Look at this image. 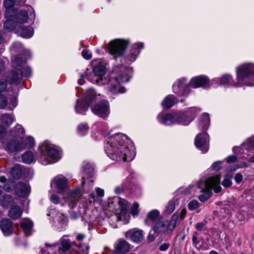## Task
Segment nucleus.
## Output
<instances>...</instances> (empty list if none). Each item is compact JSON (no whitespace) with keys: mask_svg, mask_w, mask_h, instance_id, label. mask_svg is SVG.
<instances>
[{"mask_svg":"<svg viewBox=\"0 0 254 254\" xmlns=\"http://www.w3.org/2000/svg\"><path fill=\"white\" fill-rule=\"evenodd\" d=\"M21 226L23 230L27 231L25 233L26 236H29L30 235V233L29 231L31 229L33 226V223L30 220H24L21 223Z\"/></svg>","mask_w":254,"mask_h":254,"instance_id":"58836bf2","label":"nucleus"},{"mask_svg":"<svg viewBox=\"0 0 254 254\" xmlns=\"http://www.w3.org/2000/svg\"><path fill=\"white\" fill-rule=\"evenodd\" d=\"M1 200L0 202V205L7 208L13 202V198L9 195H5Z\"/></svg>","mask_w":254,"mask_h":254,"instance_id":"79ce46f5","label":"nucleus"},{"mask_svg":"<svg viewBox=\"0 0 254 254\" xmlns=\"http://www.w3.org/2000/svg\"><path fill=\"white\" fill-rule=\"evenodd\" d=\"M118 207L116 208V214L118 221L120 220L121 216L126 215L129 207L128 202L124 199L118 198L117 199Z\"/></svg>","mask_w":254,"mask_h":254,"instance_id":"9d476101","label":"nucleus"},{"mask_svg":"<svg viewBox=\"0 0 254 254\" xmlns=\"http://www.w3.org/2000/svg\"><path fill=\"white\" fill-rule=\"evenodd\" d=\"M6 132L5 128L3 126L0 125V141L2 144H4L5 143L4 137L6 134Z\"/></svg>","mask_w":254,"mask_h":254,"instance_id":"3c124183","label":"nucleus"},{"mask_svg":"<svg viewBox=\"0 0 254 254\" xmlns=\"http://www.w3.org/2000/svg\"><path fill=\"white\" fill-rule=\"evenodd\" d=\"M186 81L185 78H180L179 79L177 85L174 84L173 86V90L174 93H178L181 96H184L185 92L183 90L184 89V84Z\"/></svg>","mask_w":254,"mask_h":254,"instance_id":"cd10ccee","label":"nucleus"},{"mask_svg":"<svg viewBox=\"0 0 254 254\" xmlns=\"http://www.w3.org/2000/svg\"><path fill=\"white\" fill-rule=\"evenodd\" d=\"M51 201L55 204H57L59 202V197L56 194H52L51 197Z\"/></svg>","mask_w":254,"mask_h":254,"instance_id":"774afa93","label":"nucleus"},{"mask_svg":"<svg viewBox=\"0 0 254 254\" xmlns=\"http://www.w3.org/2000/svg\"><path fill=\"white\" fill-rule=\"evenodd\" d=\"M209 125V115L206 113H204L201 117L200 120L199 126L203 130H205L207 129Z\"/></svg>","mask_w":254,"mask_h":254,"instance_id":"c9c22d12","label":"nucleus"},{"mask_svg":"<svg viewBox=\"0 0 254 254\" xmlns=\"http://www.w3.org/2000/svg\"><path fill=\"white\" fill-rule=\"evenodd\" d=\"M222 165V161H217L214 162L211 166V167L213 170L218 171L221 168V166Z\"/></svg>","mask_w":254,"mask_h":254,"instance_id":"bf43d9fd","label":"nucleus"},{"mask_svg":"<svg viewBox=\"0 0 254 254\" xmlns=\"http://www.w3.org/2000/svg\"><path fill=\"white\" fill-rule=\"evenodd\" d=\"M179 219V214L177 213H175L172 216L171 219L169 222L168 221V225L170 230L172 231L176 226V223Z\"/></svg>","mask_w":254,"mask_h":254,"instance_id":"ea45409f","label":"nucleus"},{"mask_svg":"<svg viewBox=\"0 0 254 254\" xmlns=\"http://www.w3.org/2000/svg\"><path fill=\"white\" fill-rule=\"evenodd\" d=\"M1 121L2 124L8 127L11 125L14 119L10 115L4 114L1 115Z\"/></svg>","mask_w":254,"mask_h":254,"instance_id":"e433bc0d","label":"nucleus"},{"mask_svg":"<svg viewBox=\"0 0 254 254\" xmlns=\"http://www.w3.org/2000/svg\"><path fill=\"white\" fill-rule=\"evenodd\" d=\"M24 129L19 124L16 125L14 127L10 129L8 133L9 135L14 138L22 137V135L24 133Z\"/></svg>","mask_w":254,"mask_h":254,"instance_id":"bb28decb","label":"nucleus"},{"mask_svg":"<svg viewBox=\"0 0 254 254\" xmlns=\"http://www.w3.org/2000/svg\"><path fill=\"white\" fill-rule=\"evenodd\" d=\"M82 56L84 59L86 60H89L92 58L91 54L86 50H83L82 51Z\"/></svg>","mask_w":254,"mask_h":254,"instance_id":"680f3d73","label":"nucleus"},{"mask_svg":"<svg viewBox=\"0 0 254 254\" xmlns=\"http://www.w3.org/2000/svg\"><path fill=\"white\" fill-rule=\"evenodd\" d=\"M219 82L221 85L225 87H228L229 86H238L242 84V83H239L238 82V79L237 82H235L233 80L232 76L228 74L223 75L220 78Z\"/></svg>","mask_w":254,"mask_h":254,"instance_id":"4be33fe9","label":"nucleus"},{"mask_svg":"<svg viewBox=\"0 0 254 254\" xmlns=\"http://www.w3.org/2000/svg\"><path fill=\"white\" fill-rule=\"evenodd\" d=\"M23 161L27 164H30L33 160V154L31 152H27L24 153L22 156Z\"/></svg>","mask_w":254,"mask_h":254,"instance_id":"c03bdc74","label":"nucleus"},{"mask_svg":"<svg viewBox=\"0 0 254 254\" xmlns=\"http://www.w3.org/2000/svg\"><path fill=\"white\" fill-rule=\"evenodd\" d=\"M56 219L61 224H66L68 221V218L64 215L63 213L58 212L56 216Z\"/></svg>","mask_w":254,"mask_h":254,"instance_id":"49530a36","label":"nucleus"},{"mask_svg":"<svg viewBox=\"0 0 254 254\" xmlns=\"http://www.w3.org/2000/svg\"><path fill=\"white\" fill-rule=\"evenodd\" d=\"M93 168L92 166L88 163H84L83 166V173L84 174V176L82 177V179L83 181L82 184L83 185L84 184L85 177H91L93 174Z\"/></svg>","mask_w":254,"mask_h":254,"instance_id":"f704fd0d","label":"nucleus"},{"mask_svg":"<svg viewBox=\"0 0 254 254\" xmlns=\"http://www.w3.org/2000/svg\"><path fill=\"white\" fill-rule=\"evenodd\" d=\"M15 19L18 23L21 24L25 23L28 19L27 11L25 10H20L15 14Z\"/></svg>","mask_w":254,"mask_h":254,"instance_id":"72a5a7b5","label":"nucleus"},{"mask_svg":"<svg viewBox=\"0 0 254 254\" xmlns=\"http://www.w3.org/2000/svg\"><path fill=\"white\" fill-rule=\"evenodd\" d=\"M46 247L50 250L53 247H56L58 246V252L54 253V254H67L69 249L71 248V244L69 239H66L62 237L59 241L58 244H55L53 245L48 244H45ZM50 251L48 252L49 254Z\"/></svg>","mask_w":254,"mask_h":254,"instance_id":"6e6552de","label":"nucleus"},{"mask_svg":"<svg viewBox=\"0 0 254 254\" xmlns=\"http://www.w3.org/2000/svg\"><path fill=\"white\" fill-rule=\"evenodd\" d=\"M5 149L10 153L20 151L24 149V147L16 140H12L3 144Z\"/></svg>","mask_w":254,"mask_h":254,"instance_id":"f3484780","label":"nucleus"},{"mask_svg":"<svg viewBox=\"0 0 254 254\" xmlns=\"http://www.w3.org/2000/svg\"><path fill=\"white\" fill-rule=\"evenodd\" d=\"M177 103V100L173 95L167 96L162 102L164 108L169 109Z\"/></svg>","mask_w":254,"mask_h":254,"instance_id":"7c9ffc66","label":"nucleus"},{"mask_svg":"<svg viewBox=\"0 0 254 254\" xmlns=\"http://www.w3.org/2000/svg\"><path fill=\"white\" fill-rule=\"evenodd\" d=\"M81 195V194L79 190H73L70 191L68 194L67 197L65 198V201L68 203L69 207L73 208L78 201Z\"/></svg>","mask_w":254,"mask_h":254,"instance_id":"4468645a","label":"nucleus"},{"mask_svg":"<svg viewBox=\"0 0 254 254\" xmlns=\"http://www.w3.org/2000/svg\"><path fill=\"white\" fill-rule=\"evenodd\" d=\"M243 175L240 173H237L235 176V180L237 184H240L243 180Z\"/></svg>","mask_w":254,"mask_h":254,"instance_id":"0e129e2a","label":"nucleus"},{"mask_svg":"<svg viewBox=\"0 0 254 254\" xmlns=\"http://www.w3.org/2000/svg\"><path fill=\"white\" fill-rule=\"evenodd\" d=\"M106 72V68L103 65H97L94 67L92 70V73L88 75V73H85V76L87 78L93 82L98 85H102L105 83H102L103 80V76L105 75Z\"/></svg>","mask_w":254,"mask_h":254,"instance_id":"423d86ee","label":"nucleus"},{"mask_svg":"<svg viewBox=\"0 0 254 254\" xmlns=\"http://www.w3.org/2000/svg\"><path fill=\"white\" fill-rule=\"evenodd\" d=\"M220 177L217 175L208 178L205 181L201 180L197 183V187L201 189V193L198 197L201 202L206 201L211 196L212 192L211 189H213L215 193L221 192L222 188L220 186Z\"/></svg>","mask_w":254,"mask_h":254,"instance_id":"f03ea898","label":"nucleus"},{"mask_svg":"<svg viewBox=\"0 0 254 254\" xmlns=\"http://www.w3.org/2000/svg\"><path fill=\"white\" fill-rule=\"evenodd\" d=\"M158 119L161 123L165 125H170L176 123V115L167 114L159 116Z\"/></svg>","mask_w":254,"mask_h":254,"instance_id":"393cba45","label":"nucleus"},{"mask_svg":"<svg viewBox=\"0 0 254 254\" xmlns=\"http://www.w3.org/2000/svg\"><path fill=\"white\" fill-rule=\"evenodd\" d=\"M139 204L137 203H134L131 210V213L133 215H137L138 213Z\"/></svg>","mask_w":254,"mask_h":254,"instance_id":"052dcab7","label":"nucleus"},{"mask_svg":"<svg viewBox=\"0 0 254 254\" xmlns=\"http://www.w3.org/2000/svg\"><path fill=\"white\" fill-rule=\"evenodd\" d=\"M243 146L249 151L254 150V136L249 138Z\"/></svg>","mask_w":254,"mask_h":254,"instance_id":"37998d69","label":"nucleus"},{"mask_svg":"<svg viewBox=\"0 0 254 254\" xmlns=\"http://www.w3.org/2000/svg\"><path fill=\"white\" fill-rule=\"evenodd\" d=\"M0 228L5 236H9L12 232V223L9 219H4L0 223Z\"/></svg>","mask_w":254,"mask_h":254,"instance_id":"aec40b11","label":"nucleus"},{"mask_svg":"<svg viewBox=\"0 0 254 254\" xmlns=\"http://www.w3.org/2000/svg\"><path fill=\"white\" fill-rule=\"evenodd\" d=\"M116 248L120 253L125 254L129 250V245L125 240L120 239L116 244Z\"/></svg>","mask_w":254,"mask_h":254,"instance_id":"c85d7f7f","label":"nucleus"},{"mask_svg":"<svg viewBox=\"0 0 254 254\" xmlns=\"http://www.w3.org/2000/svg\"><path fill=\"white\" fill-rule=\"evenodd\" d=\"M19 70L20 71V74L21 75V78L23 76L29 77L31 74V70L30 68L28 66H25V64L23 65Z\"/></svg>","mask_w":254,"mask_h":254,"instance_id":"09e8293b","label":"nucleus"},{"mask_svg":"<svg viewBox=\"0 0 254 254\" xmlns=\"http://www.w3.org/2000/svg\"><path fill=\"white\" fill-rule=\"evenodd\" d=\"M232 184L231 178L226 177L222 182V185L225 188L230 187Z\"/></svg>","mask_w":254,"mask_h":254,"instance_id":"4d7b16f0","label":"nucleus"},{"mask_svg":"<svg viewBox=\"0 0 254 254\" xmlns=\"http://www.w3.org/2000/svg\"><path fill=\"white\" fill-rule=\"evenodd\" d=\"M42 151L41 158L43 165L53 163L59 159V152L53 146L45 145L42 147Z\"/></svg>","mask_w":254,"mask_h":254,"instance_id":"20e7f679","label":"nucleus"},{"mask_svg":"<svg viewBox=\"0 0 254 254\" xmlns=\"http://www.w3.org/2000/svg\"><path fill=\"white\" fill-rule=\"evenodd\" d=\"M208 78L204 75L197 76L193 77L190 81L191 85L194 88L202 87L208 82Z\"/></svg>","mask_w":254,"mask_h":254,"instance_id":"412c9836","label":"nucleus"},{"mask_svg":"<svg viewBox=\"0 0 254 254\" xmlns=\"http://www.w3.org/2000/svg\"><path fill=\"white\" fill-rule=\"evenodd\" d=\"M26 59L23 55H18L11 59L12 66L17 70H20L25 64Z\"/></svg>","mask_w":254,"mask_h":254,"instance_id":"b1692460","label":"nucleus"},{"mask_svg":"<svg viewBox=\"0 0 254 254\" xmlns=\"http://www.w3.org/2000/svg\"><path fill=\"white\" fill-rule=\"evenodd\" d=\"M89 129V127L86 124H81L78 127V131L80 133H84Z\"/></svg>","mask_w":254,"mask_h":254,"instance_id":"864d4df0","label":"nucleus"},{"mask_svg":"<svg viewBox=\"0 0 254 254\" xmlns=\"http://www.w3.org/2000/svg\"><path fill=\"white\" fill-rule=\"evenodd\" d=\"M153 230L155 233H166L171 232L167 221L157 220L153 225Z\"/></svg>","mask_w":254,"mask_h":254,"instance_id":"2eb2a0df","label":"nucleus"},{"mask_svg":"<svg viewBox=\"0 0 254 254\" xmlns=\"http://www.w3.org/2000/svg\"><path fill=\"white\" fill-rule=\"evenodd\" d=\"M16 33L25 38H31L33 34V29L31 27L20 26L16 30Z\"/></svg>","mask_w":254,"mask_h":254,"instance_id":"5701e85b","label":"nucleus"},{"mask_svg":"<svg viewBox=\"0 0 254 254\" xmlns=\"http://www.w3.org/2000/svg\"><path fill=\"white\" fill-rule=\"evenodd\" d=\"M175 209V203L174 200H171L166 206L165 212L168 214L173 212Z\"/></svg>","mask_w":254,"mask_h":254,"instance_id":"8fccbe9b","label":"nucleus"},{"mask_svg":"<svg viewBox=\"0 0 254 254\" xmlns=\"http://www.w3.org/2000/svg\"><path fill=\"white\" fill-rule=\"evenodd\" d=\"M67 181L63 176H57L52 181V184L55 185L59 192L64 191L67 188Z\"/></svg>","mask_w":254,"mask_h":254,"instance_id":"a211bd4d","label":"nucleus"},{"mask_svg":"<svg viewBox=\"0 0 254 254\" xmlns=\"http://www.w3.org/2000/svg\"><path fill=\"white\" fill-rule=\"evenodd\" d=\"M199 206V202L196 200L190 201L188 204V208L190 210H193Z\"/></svg>","mask_w":254,"mask_h":254,"instance_id":"603ef678","label":"nucleus"},{"mask_svg":"<svg viewBox=\"0 0 254 254\" xmlns=\"http://www.w3.org/2000/svg\"><path fill=\"white\" fill-rule=\"evenodd\" d=\"M92 112L96 115L105 118L109 114V103L107 101H102L96 104L92 109Z\"/></svg>","mask_w":254,"mask_h":254,"instance_id":"1a4fd4ad","label":"nucleus"},{"mask_svg":"<svg viewBox=\"0 0 254 254\" xmlns=\"http://www.w3.org/2000/svg\"><path fill=\"white\" fill-rule=\"evenodd\" d=\"M143 44L142 43H136L133 46L132 49L133 50V53L130 56H127V60L128 63L132 62L135 60L137 55L139 53L138 48L141 49L143 48Z\"/></svg>","mask_w":254,"mask_h":254,"instance_id":"2f4dec72","label":"nucleus"},{"mask_svg":"<svg viewBox=\"0 0 254 254\" xmlns=\"http://www.w3.org/2000/svg\"><path fill=\"white\" fill-rule=\"evenodd\" d=\"M204 226L205 224L203 223L199 222L195 225V228L197 231H201L203 229Z\"/></svg>","mask_w":254,"mask_h":254,"instance_id":"69168bd1","label":"nucleus"},{"mask_svg":"<svg viewBox=\"0 0 254 254\" xmlns=\"http://www.w3.org/2000/svg\"><path fill=\"white\" fill-rule=\"evenodd\" d=\"M131 72V71L129 68L124 67L123 68L121 72L115 79L116 83L115 84L111 83L110 91L113 94L123 93L125 92L126 89L124 87H120L119 84L127 82L130 78Z\"/></svg>","mask_w":254,"mask_h":254,"instance_id":"7ed1b4c3","label":"nucleus"},{"mask_svg":"<svg viewBox=\"0 0 254 254\" xmlns=\"http://www.w3.org/2000/svg\"><path fill=\"white\" fill-rule=\"evenodd\" d=\"M159 212L157 210H153L149 212L147 215V218L152 222L158 220L159 216Z\"/></svg>","mask_w":254,"mask_h":254,"instance_id":"a18cd8bd","label":"nucleus"},{"mask_svg":"<svg viewBox=\"0 0 254 254\" xmlns=\"http://www.w3.org/2000/svg\"><path fill=\"white\" fill-rule=\"evenodd\" d=\"M126 237L134 242L139 243L143 239V231L138 229L130 230L127 232Z\"/></svg>","mask_w":254,"mask_h":254,"instance_id":"dca6fc26","label":"nucleus"},{"mask_svg":"<svg viewBox=\"0 0 254 254\" xmlns=\"http://www.w3.org/2000/svg\"><path fill=\"white\" fill-rule=\"evenodd\" d=\"M237 160V157L235 155L230 156L226 159V161L228 163L235 162Z\"/></svg>","mask_w":254,"mask_h":254,"instance_id":"e2e57ef3","label":"nucleus"},{"mask_svg":"<svg viewBox=\"0 0 254 254\" xmlns=\"http://www.w3.org/2000/svg\"><path fill=\"white\" fill-rule=\"evenodd\" d=\"M208 135L206 132L198 134L195 139L194 143L196 147H203L202 152L206 153L208 150V147L206 145L208 140Z\"/></svg>","mask_w":254,"mask_h":254,"instance_id":"9b49d317","label":"nucleus"},{"mask_svg":"<svg viewBox=\"0 0 254 254\" xmlns=\"http://www.w3.org/2000/svg\"><path fill=\"white\" fill-rule=\"evenodd\" d=\"M127 136L123 133H118L109 138L105 147L108 156L114 160L130 161L134 156L133 151H131L125 145Z\"/></svg>","mask_w":254,"mask_h":254,"instance_id":"f257e3e1","label":"nucleus"},{"mask_svg":"<svg viewBox=\"0 0 254 254\" xmlns=\"http://www.w3.org/2000/svg\"><path fill=\"white\" fill-rule=\"evenodd\" d=\"M3 26L5 29L12 31L15 29L16 24L14 22L10 20H7L4 22Z\"/></svg>","mask_w":254,"mask_h":254,"instance_id":"de8ad7c7","label":"nucleus"},{"mask_svg":"<svg viewBox=\"0 0 254 254\" xmlns=\"http://www.w3.org/2000/svg\"><path fill=\"white\" fill-rule=\"evenodd\" d=\"M7 105V100L5 96L0 94V109L4 108Z\"/></svg>","mask_w":254,"mask_h":254,"instance_id":"6e6d98bb","label":"nucleus"},{"mask_svg":"<svg viewBox=\"0 0 254 254\" xmlns=\"http://www.w3.org/2000/svg\"><path fill=\"white\" fill-rule=\"evenodd\" d=\"M22 213L21 207L18 205H12L8 212V216L12 219H17L20 217Z\"/></svg>","mask_w":254,"mask_h":254,"instance_id":"a878e982","label":"nucleus"},{"mask_svg":"<svg viewBox=\"0 0 254 254\" xmlns=\"http://www.w3.org/2000/svg\"><path fill=\"white\" fill-rule=\"evenodd\" d=\"M15 192L19 196H26L29 193V185L23 182L18 183L15 187Z\"/></svg>","mask_w":254,"mask_h":254,"instance_id":"6ab92c4d","label":"nucleus"},{"mask_svg":"<svg viewBox=\"0 0 254 254\" xmlns=\"http://www.w3.org/2000/svg\"><path fill=\"white\" fill-rule=\"evenodd\" d=\"M128 41L123 39H115L109 43V52L115 57L123 55Z\"/></svg>","mask_w":254,"mask_h":254,"instance_id":"39448f33","label":"nucleus"},{"mask_svg":"<svg viewBox=\"0 0 254 254\" xmlns=\"http://www.w3.org/2000/svg\"><path fill=\"white\" fill-rule=\"evenodd\" d=\"M0 182L4 184L3 186V190L7 192L11 191L14 186V182L12 180H7L4 176L0 177Z\"/></svg>","mask_w":254,"mask_h":254,"instance_id":"473e14b6","label":"nucleus"},{"mask_svg":"<svg viewBox=\"0 0 254 254\" xmlns=\"http://www.w3.org/2000/svg\"><path fill=\"white\" fill-rule=\"evenodd\" d=\"M195 115H191V112L187 111L184 113H179L176 115V123L185 126L188 125L192 121Z\"/></svg>","mask_w":254,"mask_h":254,"instance_id":"f8f14e48","label":"nucleus"},{"mask_svg":"<svg viewBox=\"0 0 254 254\" xmlns=\"http://www.w3.org/2000/svg\"><path fill=\"white\" fill-rule=\"evenodd\" d=\"M6 79L10 83H16L21 79V75L13 70L7 73Z\"/></svg>","mask_w":254,"mask_h":254,"instance_id":"c756f323","label":"nucleus"},{"mask_svg":"<svg viewBox=\"0 0 254 254\" xmlns=\"http://www.w3.org/2000/svg\"><path fill=\"white\" fill-rule=\"evenodd\" d=\"M15 2L14 0H4L3 5L5 8L9 9L14 5Z\"/></svg>","mask_w":254,"mask_h":254,"instance_id":"5fc2aeb1","label":"nucleus"},{"mask_svg":"<svg viewBox=\"0 0 254 254\" xmlns=\"http://www.w3.org/2000/svg\"><path fill=\"white\" fill-rule=\"evenodd\" d=\"M88 96H91V97H89V100H90V101H86V103H84L79 102L78 100H77V104L75 105V107L76 113L83 114L87 110L90 102L93 99L95 93L94 90H90L88 91Z\"/></svg>","mask_w":254,"mask_h":254,"instance_id":"ddd939ff","label":"nucleus"},{"mask_svg":"<svg viewBox=\"0 0 254 254\" xmlns=\"http://www.w3.org/2000/svg\"><path fill=\"white\" fill-rule=\"evenodd\" d=\"M22 174V170L20 165H15L10 171L11 176L14 179L19 178Z\"/></svg>","mask_w":254,"mask_h":254,"instance_id":"4c0bfd02","label":"nucleus"},{"mask_svg":"<svg viewBox=\"0 0 254 254\" xmlns=\"http://www.w3.org/2000/svg\"><path fill=\"white\" fill-rule=\"evenodd\" d=\"M170 246L169 243H163L160 246L159 250L161 251H165L169 248Z\"/></svg>","mask_w":254,"mask_h":254,"instance_id":"338daca9","label":"nucleus"},{"mask_svg":"<svg viewBox=\"0 0 254 254\" xmlns=\"http://www.w3.org/2000/svg\"><path fill=\"white\" fill-rule=\"evenodd\" d=\"M7 81L4 79H0V94L6 89Z\"/></svg>","mask_w":254,"mask_h":254,"instance_id":"13d9d810","label":"nucleus"},{"mask_svg":"<svg viewBox=\"0 0 254 254\" xmlns=\"http://www.w3.org/2000/svg\"><path fill=\"white\" fill-rule=\"evenodd\" d=\"M254 75V64L247 63L237 67V77L239 83H243L244 79Z\"/></svg>","mask_w":254,"mask_h":254,"instance_id":"0eeeda50","label":"nucleus"},{"mask_svg":"<svg viewBox=\"0 0 254 254\" xmlns=\"http://www.w3.org/2000/svg\"><path fill=\"white\" fill-rule=\"evenodd\" d=\"M34 143V139L31 136L26 137L25 138L22 137V141L21 145L24 147V149L26 147H30L33 145Z\"/></svg>","mask_w":254,"mask_h":254,"instance_id":"a19ab883","label":"nucleus"}]
</instances>
